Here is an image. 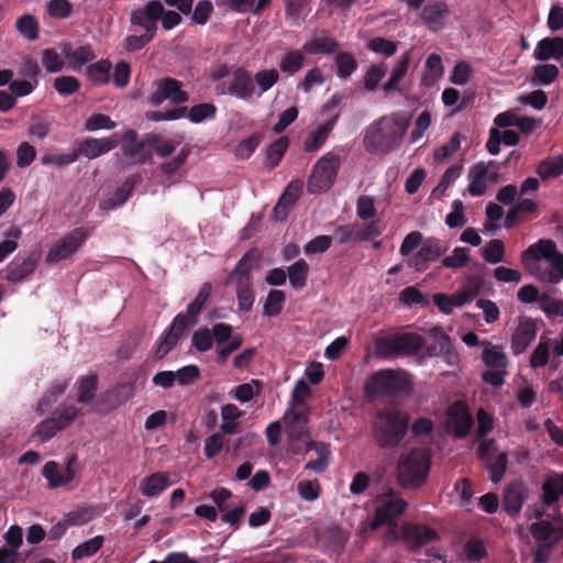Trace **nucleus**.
Here are the masks:
<instances>
[{
	"label": "nucleus",
	"mask_w": 563,
	"mask_h": 563,
	"mask_svg": "<svg viewBox=\"0 0 563 563\" xmlns=\"http://www.w3.org/2000/svg\"><path fill=\"white\" fill-rule=\"evenodd\" d=\"M196 323L197 320L189 318L186 312L178 313L173 319L168 329L159 336L154 352V358H164L177 345L183 333Z\"/></svg>",
	"instance_id": "nucleus-10"
},
{
	"label": "nucleus",
	"mask_w": 563,
	"mask_h": 563,
	"mask_svg": "<svg viewBox=\"0 0 563 563\" xmlns=\"http://www.w3.org/2000/svg\"><path fill=\"white\" fill-rule=\"evenodd\" d=\"M449 12L445 2L437 1L427 4L422 10V19L432 32H438L444 24V19Z\"/></svg>",
	"instance_id": "nucleus-23"
},
{
	"label": "nucleus",
	"mask_w": 563,
	"mask_h": 563,
	"mask_svg": "<svg viewBox=\"0 0 563 563\" xmlns=\"http://www.w3.org/2000/svg\"><path fill=\"white\" fill-rule=\"evenodd\" d=\"M104 538L103 536H96L80 544H78L71 551L73 561H80L86 558L93 556L103 545Z\"/></svg>",
	"instance_id": "nucleus-35"
},
{
	"label": "nucleus",
	"mask_w": 563,
	"mask_h": 563,
	"mask_svg": "<svg viewBox=\"0 0 563 563\" xmlns=\"http://www.w3.org/2000/svg\"><path fill=\"white\" fill-rule=\"evenodd\" d=\"M537 328L532 320L520 321L518 328L512 334L511 350L515 355L523 353L529 344L534 340Z\"/></svg>",
	"instance_id": "nucleus-16"
},
{
	"label": "nucleus",
	"mask_w": 563,
	"mask_h": 563,
	"mask_svg": "<svg viewBox=\"0 0 563 563\" xmlns=\"http://www.w3.org/2000/svg\"><path fill=\"white\" fill-rule=\"evenodd\" d=\"M527 497L526 487L522 483H510L504 492L503 508L509 516L520 512Z\"/></svg>",
	"instance_id": "nucleus-15"
},
{
	"label": "nucleus",
	"mask_w": 563,
	"mask_h": 563,
	"mask_svg": "<svg viewBox=\"0 0 563 563\" xmlns=\"http://www.w3.org/2000/svg\"><path fill=\"white\" fill-rule=\"evenodd\" d=\"M53 87L58 95L68 97L79 91L80 81L74 76H60L54 79Z\"/></svg>",
	"instance_id": "nucleus-52"
},
{
	"label": "nucleus",
	"mask_w": 563,
	"mask_h": 563,
	"mask_svg": "<svg viewBox=\"0 0 563 563\" xmlns=\"http://www.w3.org/2000/svg\"><path fill=\"white\" fill-rule=\"evenodd\" d=\"M191 343L198 352L203 353L211 350L213 346L211 330L207 327L198 329L191 336Z\"/></svg>",
	"instance_id": "nucleus-57"
},
{
	"label": "nucleus",
	"mask_w": 563,
	"mask_h": 563,
	"mask_svg": "<svg viewBox=\"0 0 563 563\" xmlns=\"http://www.w3.org/2000/svg\"><path fill=\"white\" fill-rule=\"evenodd\" d=\"M505 245L501 240H490L483 249V258L490 264H497L504 260Z\"/></svg>",
	"instance_id": "nucleus-51"
},
{
	"label": "nucleus",
	"mask_w": 563,
	"mask_h": 563,
	"mask_svg": "<svg viewBox=\"0 0 563 563\" xmlns=\"http://www.w3.org/2000/svg\"><path fill=\"white\" fill-rule=\"evenodd\" d=\"M79 409L74 405L63 406L54 411L52 419L55 420L60 431L67 429L78 417Z\"/></svg>",
	"instance_id": "nucleus-47"
},
{
	"label": "nucleus",
	"mask_w": 563,
	"mask_h": 563,
	"mask_svg": "<svg viewBox=\"0 0 563 563\" xmlns=\"http://www.w3.org/2000/svg\"><path fill=\"white\" fill-rule=\"evenodd\" d=\"M431 463L430 453L421 448H415L401 454L397 464L399 485L405 489L422 487L428 481Z\"/></svg>",
	"instance_id": "nucleus-3"
},
{
	"label": "nucleus",
	"mask_w": 563,
	"mask_h": 563,
	"mask_svg": "<svg viewBox=\"0 0 563 563\" xmlns=\"http://www.w3.org/2000/svg\"><path fill=\"white\" fill-rule=\"evenodd\" d=\"M287 275L291 287L296 290H300L307 285L309 265L305 260L300 258L288 267Z\"/></svg>",
	"instance_id": "nucleus-31"
},
{
	"label": "nucleus",
	"mask_w": 563,
	"mask_h": 563,
	"mask_svg": "<svg viewBox=\"0 0 563 563\" xmlns=\"http://www.w3.org/2000/svg\"><path fill=\"white\" fill-rule=\"evenodd\" d=\"M42 64L47 73H59L65 66L63 58L53 48H45L43 51Z\"/></svg>",
	"instance_id": "nucleus-61"
},
{
	"label": "nucleus",
	"mask_w": 563,
	"mask_h": 563,
	"mask_svg": "<svg viewBox=\"0 0 563 563\" xmlns=\"http://www.w3.org/2000/svg\"><path fill=\"white\" fill-rule=\"evenodd\" d=\"M563 494V475L548 478L542 485V500L545 506L554 505Z\"/></svg>",
	"instance_id": "nucleus-38"
},
{
	"label": "nucleus",
	"mask_w": 563,
	"mask_h": 563,
	"mask_svg": "<svg viewBox=\"0 0 563 563\" xmlns=\"http://www.w3.org/2000/svg\"><path fill=\"white\" fill-rule=\"evenodd\" d=\"M530 531L533 538L540 541L544 548H550L558 541L556 530L548 521L532 523Z\"/></svg>",
	"instance_id": "nucleus-29"
},
{
	"label": "nucleus",
	"mask_w": 563,
	"mask_h": 563,
	"mask_svg": "<svg viewBox=\"0 0 563 563\" xmlns=\"http://www.w3.org/2000/svg\"><path fill=\"white\" fill-rule=\"evenodd\" d=\"M365 395L371 399L397 397L411 389L409 375L391 368L374 372L365 383Z\"/></svg>",
	"instance_id": "nucleus-4"
},
{
	"label": "nucleus",
	"mask_w": 563,
	"mask_h": 563,
	"mask_svg": "<svg viewBox=\"0 0 563 563\" xmlns=\"http://www.w3.org/2000/svg\"><path fill=\"white\" fill-rule=\"evenodd\" d=\"M159 20L163 27L169 31L180 23L181 16L176 11H165L159 0H151L143 9L135 10L131 14L132 24L142 26L151 35L156 31Z\"/></svg>",
	"instance_id": "nucleus-6"
},
{
	"label": "nucleus",
	"mask_w": 563,
	"mask_h": 563,
	"mask_svg": "<svg viewBox=\"0 0 563 563\" xmlns=\"http://www.w3.org/2000/svg\"><path fill=\"white\" fill-rule=\"evenodd\" d=\"M254 251H247L236 263L233 271L229 274L225 283L234 282L235 284H244L245 280L252 283V265Z\"/></svg>",
	"instance_id": "nucleus-25"
},
{
	"label": "nucleus",
	"mask_w": 563,
	"mask_h": 563,
	"mask_svg": "<svg viewBox=\"0 0 563 563\" xmlns=\"http://www.w3.org/2000/svg\"><path fill=\"white\" fill-rule=\"evenodd\" d=\"M508 463V455L501 452L497 455L490 456L486 460V467L490 472V481L494 483L500 482L503 478Z\"/></svg>",
	"instance_id": "nucleus-44"
},
{
	"label": "nucleus",
	"mask_w": 563,
	"mask_h": 563,
	"mask_svg": "<svg viewBox=\"0 0 563 563\" xmlns=\"http://www.w3.org/2000/svg\"><path fill=\"white\" fill-rule=\"evenodd\" d=\"M485 349L482 353V361L488 368H504L508 365L507 355L503 352L500 346L493 345L488 341L482 343Z\"/></svg>",
	"instance_id": "nucleus-28"
},
{
	"label": "nucleus",
	"mask_w": 563,
	"mask_h": 563,
	"mask_svg": "<svg viewBox=\"0 0 563 563\" xmlns=\"http://www.w3.org/2000/svg\"><path fill=\"white\" fill-rule=\"evenodd\" d=\"M306 450L314 451L317 453V459L310 460L306 465L305 470L314 472L317 474L323 473L330 463V445L324 442L310 440L306 443Z\"/></svg>",
	"instance_id": "nucleus-17"
},
{
	"label": "nucleus",
	"mask_w": 563,
	"mask_h": 563,
	"mask_svg": "<svg viewBox=\"0 0 563 563\" xmlns=\"http://www.w3.org/2000/svg\"><path fill=\"white\" fill-rule=\"evenodd\" d=\"M461 170V165L450 166L442 175L438 186L433 189L432 195L438 198L443 196L449 186L460 176Z\"/></svg>",
	"instance_id": "nucleus-59"
},
{
	"label": "nucleus",
	"mask_w": 563,
	"mask_h": 563,
	"mask_svg": "<svg viewBox=\"0 0 563 563\" xmlns=\"http://www.w3.org/2000/svg\"><path fill=\"white\" fill-rule=\"evenodd\" d=\"M42 475L47 481V485L51 489H55L67 485L63 472L59 470V465L55 461H48L45 463Z\"/></svg>",
	"instance_id": "nucleus-43"
},
{
	"label": "nucleus",
	"mask_w": 563,
	"mask_h": 563,
	"mask_svg": "<svg viewBox=\"0 0 563 563\" xmlns=\"http://www.w3.org/2000/svg\"><path fill=\"white\" fill-rule=\"evenodd\" d=\"M424 345V339L415 332H398L376 340V354L383 358L418 354Z\"/></svg>",
	"instance_id": "nucleus-5"
},
{
	"label": "nucleus",
	"mask_w": 563,
	"mask_h": 563,
	"mask_svg": "<svg viewBox=\"0 0 563 563\" xmlns=\"http://www.w3.org/2000/svg\"><path fill=\"white\" fill-rule=\"evenodd\" d=\"M262 137L261 133H253L249 137L240 141L234 150L235 156L240 159H247L258 147Z\"/></svg>",
	"instance_id": "nucleus-50"
},
{
	"label": "nucleus",
	"mask_w": 563,
	"mask_h": 563,
	"mask_svg": "<svg viewBox=\"0 0 563 563\" xmlns=\"http://www.w3.org/2000/svg\"><path fill=\"white\" fill-rule=\"evenodd\" d=\"M95 58L96 54L89 45H80L75 48L74 53H71L69 68L74 71H78L85 64L93 60Z\"/></svg>",
	"instance_id": "nucleus-53"
},
{
	"label": "nucleus",
	"mask_w": 563,
	"mask_h": 563,
	"mask_svg": "<svg viewBox=\"0 0 563 563\" xmlns=\"http://www.w3.org/2000/svg\"><path fill=\"white\" fill-rule=\"evenodd\" d=\"M310 12L308 0H285V13L291 24H299Z\"/></svg>",
	"instance_id": "nucleus-36"
},
{
	"label": "nucleus",
	"mask_w": 563,
	"mask_h": 563,
	"mask_svg": "<svg viewBox=\"0 0 563 563\" xmlns=\"http://www.w3.org/2000/svg\"><path fill=\"white\" fill-rule=\"evenodd\" d=\"M340 166V157L333 152L325 153L312 168L308 180V191L312 195L327 191L334 184Z\"/></svg>",
	"instance_id": "nucleus-8"
},
{
	"label": "nucleus",
	"mask_w": 563,
	"mask_h": 563,
	"mask_svg": "<svg viewBox=\"0 0 563 563\" xmlns=\"http://www.w3.org/2000/svg\"><path fill=\"white\" fill-rule=\"evenodd\" d=\"M338 46L335 37H313L303 48L310 54H331Z\"/></svg>",
	"instance_id": "nucleus-42"
},
{
	"label": "nucleus",
	"mask_w": 563,
	"mask_h": 563,
	"mask_svg": "<svg viewBox=\"0 0 563 563\" xmlns=\"http://www.w3.org/2000/svg\"><path fill=\"white\" fill-rule=\"evenodd\" d=\"M445 247L442 246L440 240L435 238H429L424 242L422 241L419 250L420 257L427 258L429 262L437 261L444 252Z\"/></svg>",
	"instance_id": "nucleus-54"
},
{
	"label": "nucleus",
	"mask_w": 563,
	"mask_h": 563,
	"mask_svg": "<svg viewBox=\"0 0 563 563\" xmlns=\"http://www.w3.org/2000/svg\"><path fill=\"white\" fill-rule=\"evenodd\" d=\"M302 187L303 184L300 180H292L286 186L284 192L273 209V218L275 220L284 221L287 219L290 210L302 194Z\"/></svg>",
	"instance_id": "nucleus-12"
},
{
	"label": "nucleus",
	"mask_w": 563,
	"mask_h": 563,
	"mask_svg": "<svg viewBox=\"0 0 563 563\" xmlns=\"http://www.w3.org/2000/svg\"><path fill=\"white\" fill-rule=\"evenodd\" d=\"M537 174L543 179L556 178L563 174V157H549L540 162Z\"/></svg>",
	"instance_id": "nucleus-37"
},
{
	"label": "nucleus",
	"mask_w": 563,
	"mask_h": 563,
	"mask_svg": "<svg viewBox=\"0 0 563 563\" xmlns=\"http://www.w3.org/2000/svg\"><path fill=\"white\" fill-rule=\"evenodd\" d=\"M98 387L97 375H87L77 380V401L88 405L95 398Z\"/></svg>",
	"instance_id": "nucleus-30"
},
{
	"label": "nucleus",
	"mask_w": 563,
	"mask_h": 563,
	"mask_svg": "<svg viewBox=\"0 0 563 563\" xmlns=\"http://www.w3.org/2000/svg\"><path fill=\"white\" fill-rule=\"evenodd\" d=\"M235 285L239 310L242 312L251 311L255 300L252 283L245 280L244 284Z\"/></svg>",
	"instance_id": "nucleus-45"
},
{
	"label": "nucleus",
	"mask_w": 563,
	"mask_h": 563,
	"mask_svg": "<svg viewBox=\"0 0 563 563\" xmlns=\"http://www.w3.org/2000/svg\"><path fill=\"white\" fill-rule=\"evenodd\" d=\"M451 419L455 437L460 439L466 437L473 426V418L467 410L462 409L454 412Z\"/></svg>",
	"instance_id": "nucleus-46"
},
{
	"label": "nucleus",
	"mask_w": 563,
	"mask_h": 563,
	"mask_svg": "<svg viewBox=\"0 0 563 563\" xmlns=\"http://www.w3.org/2000/svg\"><path fill=\"white\" fill-rule=\"evenodd\" d=\"M169 485V476L166 473L156 472L146 476L140 486V490L144 496L155 497L162 494Z\"/></svg>",
	"instance_id": "nucleus-24"
},
{
	"label": "nucleus",
	"mask_w": 563,
	"mask_h": 563,
	"mask_svg": "<svg viewBox=\"0 0 563 563\" xmlns=\"http://www.w3.org/2000/svg\"><path fill=\"white\" fill-rule=\"evenodd\" d=\"M335 64L338 68V76L340 78H347L357 68V62L350 53H339L335 56Z\"/></svg>",
	"instance_id": "nucleus-56"
},
{
	"label": "nucleus",
	"mask_w": 563,
	"mask_h": 563,
	"mask_svg": "<svg viewBox=\"0 0 563 563\" xmlns=\"http://www.w3.org/2000/svg\"><path fill=\"white\" fill-rule=\"evenodd\" d=\"M409 415L398 409L379 410L372 424V438L379 448L393 449L400 444L407 434Z\"/></svg>",
	"instance_id": "nucleus-2"
},
{
	"label": "nucleus",
	"mask_w": 563,
	"mask_h": 563,
	"mask_svg": "<svg viewBox=\"0 0 563 563\" xmlns=\"http://www.w3.org/2000/svg\"><path fill=\"white\" fill-rule=\"evenodd\" d=\"M409 126L400 113L383 115L373 121L364 134V148L372 155H386L398 148Z\"/></svg>",
	"instance_id": "nucleus-1"
},
{
	"label": "nucleus",
	"mask_w": 563,
	"mask_h": 563,
	"mask_svg": "<svg viewBox=\"0 0 563 563\" xmlns=\"http://www.w3.org/2000/svg\"><path fill=\"white\" fill-rule=\"evenodd\" d=\"M288 145L289 140L287 136H280L279 139L274 141L266 150V156L264 162L266 167H268L269 169H274L285 155Z\"/></svg>",
	"instance_id": "nucleus-34"
},
{
	"label": "nucleus",
	"mask_w": 563,
	"mask_h": 563,
	"mask_svg": "<svg viewBox=\"0 0 563 563\" xmlns=\"http://www.w3.org/2000/svg\"><path fill=\"white\" fill-rule=\"evenodd\" d=\"M115 146L117 141L112 137H86L78 143L76 152L78 153V157L81 155L88 159H93L110 152Z\"/></svg>",
	"instance_id": "nucleus-14"
},
{
	"label": "nucleus",
	"mask_w": 563,
	"mask_h": 563,
	"mask_svg": "<svg viewBox=\"0 0 563 563\" xmlns=\"http://www.w3.org/2000/svg\"><path fill=\"white\" fill-rule=\"evenodd\" d=\"M303 65V56L298 51L287 53L279 63V68L283 73L290 75L301 69Z\"/></svg>",
	"instance_id": "nucleus-60"
},
{
	"label": "nucleus",
	"mask_w": 563,
	"mask_h": 563,
	"mask_svg": "<svg viewBox=\"0 0 563 563\" xmlns=\"http://www.w3.org/2000/svg\"><path fill=\"white\" fill-rule=\"evenodd\" d=\"M59 428L52 417L42 420L36 427L33 433V437H37L41 442H46L54 438L57 432H59Z\"/></svg>",
	"instance_id": "nucleus-64"
},
{
	"label": "nucleus",
	"mask_w": 563,
	"mask_h": 563,
	"mask_svg": "<svg viewBox=\"0 0 563 563\" xmlns=\"http://www.w3.org/2000/svg\"><path fill=\"white\" fill-rule=\"evenodd\" d=\"M189 155L190 147L184 146L176 156L161 164V172L165 175L172 176L178 168H180L186 163Z\"/></svg>",
	"instance_id": "nucleus-62"
},
{
	"label": "nucleus",
	"mask_w": 563,
	"mask_h": 563,
	"mask_svg": "<svg viewBox=\"0 0 563 563\" xmlns=\"http://www.w3.org/2000/svg\"><path fill=\"white\" fill-rule=\"evenodd\" d=\"M223 92L242 100H250L255 92L254 80L247 70L238 68L233 71L232 78Z\"/></svg>",
	"instance_id": "nucleus-13"
},
{
	"label": "nucleus",
	"mask_w": 563,
	"mask_h": 563,
	"mask_svg": "<svg viewBox=\"0 0 563 563\" xmlns=\"http://www.w3.org/2000/svg\"><path fill=\"white\" fill-rule=\"evenodd\" d=\"M406 538L412 548H420L439 538L437 531L422 525H413L406 530Z\"/></svg>",
	"instance_id": "nucleus-27"
},
{
	"label": "nucleus",
	"mask_w": 563,
	"mask_h": 563,
	"mask_svg": "<svg viewBox=\"0 0 563 563\" xmlns=\"http://www.w3.org/2000/svg\"><path fill=\"white\" fill-rule=\"evenodd\" d=\"M399 300L408 306L427 307L429 305L428 297L422 294L417 287L408 286L399 292Z\"/></svg>",
	"instance_id": "nucleus-49"
},
{
	"label": "nucleus",
	"mask_w": 563,
	"mask_h": 563,
	"mask_svg": "<svg viewBox=\"0 0 563 563\" xmlns=\"http://www.w3.org/2000/svg\"><path fill=\"white\" fill-rule=\"evenodd\" d=\"M89 235L90 230L85 227L73 229L54 243L45 256V262L56 264L71 258L84 246Z\"/></svg>",
	"instance_id": "nucleus-9"
},
{
	"label": "nucleus",
	"mask_w": 563,
	"mask_h": 563,
	"mask_svg": "<svg viewBox=\"0 0 563 563\" xmlns=\"http://www.w3.org/2000/svg\"><path fill=\"white\" fill-rule=\"evenodd\" d=\"M407 501L400 497H397L393 492L388 495L387 499L376 509L372 528L377 529L378 527L393 523L396 518L402 515L406 510Z\"/></svg>",
	"instance_id": "nucleus-11"
},
{
	"label": "nucleus",
	"mask_w": 563,
	"mask_h": 563,
	"mask_svg": "<svg viewBox=\"0 0 563 563\" xmlns=\"http://www.w3.org/2000/svg\"><path fill=\"white\" fill-rule=\"evenodd\" d=\"M222 423L220 426L222 434H233L238 427V419L241 416V411L233 404L224 405L221 408Z\"/></svg>",
	"instance_id": "nucleus-39"
},
{
	"label": "nucleus",
	"mask_w": 563,
	"mask_h": 563,
	"mask_svg": "<svg viewBox=\"0 0 563 563\" xmlns=\"http://www.w3.org/2000/svg\"><path fill=\"white\" fill-rule=\"evenodd\" d=\"M541 258L545 260L550 266V271L544 278L547 282L558 284L563 279V254L558 251L553 240L541 239L530 245L521 255L523 263L528 261L537 262Z\"/></svg>",
	"instance_id": "nucleus-7"
},
{
	"label": "nucleus",
	"mask_w": 563,
	"mask_h": 563,
	"mask_svg": "<svg viewBox=\"0 0 563 563\" xmlns=\"http://www.w3.org/2000/svg\"><path fill=\"white\" fill-rule=\"evenodd\" d=\"M38 255L36 253H32L24 257L21 262H13L8 267L7 280L10 283H19L22 282L25 277L31 275L37 265Z\"/></svg>",
	"instance_id": "nucleus-20"
},
{
	"label": "nucleus",
	"mask_w": 563,
	"mask_h": 563,
	"mask_svg": "<svg viewBox=\"0 0 563 563\" xmlns=\"http://www.w3.org/2000/svg\"><path fill=\"white\" fill-rule=\"evenodd\" d=\"M470 261V251L466 247L457 246L452 254L442 260V265L446 268L464 267Z\"/></svg>",
	"instance_id": "nucleus-58"
},
{
	"label": "nucleus",
	"mask_w": 563,
	"mask_h": 563,
	"mask_svg": "<svg viewBox=\"0 0 563 563\" xmlns=\"http://www.w3.org/2000/svg\"><path fill=\"white\" fill-rule=\"evenodd\" d=\"M156 86H159L167 93L172 103L179 104L187 102L189 99L188 93L181 89L180 81L174 78L161 79L156 82Z\"/></svg>",
	"instance_id": "nucleus-32"
},
{
	"label": "nucleus",
	"mask_w": 563,
	"mask_h": 563,
	"mask_svg": "<svg viewBox=\"0 0 563 563\" xmlns=\"http://www.w3.org/2000/svg\"><path fill=\"white\" fill-rule=\"evenodd\" d=\"M187 118L192 123H201L207 119H213L217 114V107L213 103H199L187 110Z\"/></svg>",
	"instance_id": "nucleus-48"
},
{
	"label": "nucleus",
	"mask_w": 563,
	"mask_h": 563,
	"mask_svg": "<svg viewBox=\"0 0 563 563\" xmlns=\"http://www.w3.org/2000/svg\"><path fill=\"white\" fill-rule=\"evenodd\" d=\"M559 77V68L553 64H538L533 67L531 81L534 86H548Z\"/></svg>",
	"instance_id": "nucleus-33"
},
{
	"label": "nucleus",
	"mask_w": 563,
	"mask_h": 563,
	"mask_svg": "<svg viewBox=\"0 0 563 563\" xmlns=\"http://www.w3.org/2000/svg\"><path fill=\"white\" fill-rule=\"evenodd\" d=\"M286 300L285 292L283 290L272 289L269 290L267 298L264 302L263 314L267 317H276L283 310V305Z\"/></svg>",
	"instance_id": "nucleus-40"
},
{
	"label": "nucleus",
	"mask_w": 563,
	"mask_h": 563,
	"mask_svg": "<svg viewBox=\"0 0 563 563\" xmlns=\"http://www.w3.org/2000/svg\"><path fill=\"white\" fill-rule=\"evenodd\" d=\"M111 69L112 64L109 59H100L86 68V75L95 86H104L111 80Z\"/></svg>",
	"instance_id": "nucleus-26"
},
{
	"label": "nucleus",
	"mask_w": 563,
	"mask_h": 563,
	"mask_svg": "<svg viewBox=\"0 0 563 563\" xmlns=\"http://www.w3.org/2000/svg\"><path fill=\"white\" fill-rule=\"evenodd\" d=\"M495 165H497L495 161H490L488 164L479 162L471 168L468 175L471 181L467 190L473 197H481L485 194L487 189L486 176L488 175V166Z\"/></svg>",
	"instance_id": "nucleus-19"
},
{
	"label": "nucleus",
	"mask_w": 563,
	"mask_h": 563,
	"mask_svg": "<svg viewBox=\"0 0 563 563\" xmlns=\"http://www.w3.org/2000/svg\"><path fill=\"white\" fill-rule=\"evenodd\" d=\"M339 119V113L333 115L323 124L319 125L314 131H312L303 143V148L308 153H312L318 151L327 141L329 134L333 130L336 121Z\"/></svg>",
	"instance_id": "nucleus-21"
},
{
	"label": "nucleus",
	"mask_w": 563,
	"mask_h": 563,
	"mask_svg": "<svg viewBox=\"0 0 563 563\" xmlns=\"http://www.w3.org/2000/svg\"><path fill=\"white\" fill-rule=\"evenodd\" d=\"M211 289H212V287H211L210 283H205L201 286L195 300L191 303H189L187 307L186 313L189 316V318L196 319V320L198 319V317L202 312L208 299L210 298Z\"/></svg>",
	"instance_id": "nucleus-41"
},
{
	"label": "nucleus",
	"mask_w": 563,
	"mask_h": 563,
	"mask_svg": "<svg viewBox=\"0 0 563 563\" xmlns=\"http://www.w3.org/2000/svg\"><path fill=\"white\" fill-rule=\"evenodd\" d=\"M520 135L514 130H505L500 132L497 128L489 130V137L486 143V148L489 154L497 155L500 152V144L507 146H515L519 143Z\"/></svg>",
	"instance_id": "nucleus-22"
},
{
	"label": "nucleus",
	"mask_w": 563,
	"mask_h": 563,
	"mask_svg": "<svg viewBox=\"0 0 563 563\" xmlns=\"http://www.w3.org/2000/svg\"><path fill=\"white\" fill-rule=\"evenodd\" d=\"M122 152L124 156L129 158H133L136 163H146L152 154L150 152H145V143L142 141H136L130 144H122Z\"/></svg>",
	"instance_id": "nucleus-55"
},
{
	"label": "nucleus",
	"mask_w": 563,
	"mask_h": 563,
	"mask_svg": "<svg viewBox=\"0 0 563 563\" xmlns=\"http://www.w3.org/2000/svg\"><path fill=\"white\" fill-rule=\"evenodd\" d=\"M549 341H547L544 338H541L539 344L536 346L533 352L530 356V365L533 368L543 367L549 362Z\"/></svg>",
	"instance_id": "nucleus-63"
},
{
	"label": "nucleus",
	"mask_w": 563,
	"mask_h": 563,
	"mask_svg": "<svg viewBox=\"0 0 563 563\" xmlns=\"http://www.w3.org/2000/svg\"><path fill=\"white\" fill-rule=\"evenodd\" d=\"M533 57L538 60L561 59L563 57V37H543L538 42Z\"/></svg>",
	"instance_id": "nucleus-18"
}]
</instances>
